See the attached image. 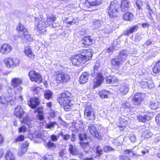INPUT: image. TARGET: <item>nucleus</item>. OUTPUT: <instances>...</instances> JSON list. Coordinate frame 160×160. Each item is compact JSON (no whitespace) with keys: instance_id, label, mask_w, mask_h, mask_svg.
Masks as SVG:
<instances>
[{"instance_id":"a18cd8bd","label":"nucleus","mask_w":160,"mask_h":160,"mask_svg":"<svg viewBox=\"0 0 160 160\" xmlns=\"http://www.w3.org/2000/svg\"><path fill=\"white\" fill-rule=\"evenodd\" d=\"M26 28L23 25L19 23L17 26L16 29L18 31L20 32L21 33L25 30Z\"/></svg>"},{"instance_id":"09e8293b","label":"nucleus","mask_w":160,"mask_h":160,"mask_svg":"<svg viewBox=\"0 0 160 160\" xmlns=\"http://www.w3.org/2000/svg\"><path fill=\"white\" fill-rule=\"evenodd\" d=\"M63 105L64 109L66 111H69L70 109V107L72 105V102H70L68 104L63 103Z\"/></svg>"},{"instance_id":"b1692460","label":"nucleus","mask_w":160,"mask_h":160,"mask_svg":"<svg viewBox=\"0 0 160 160\" xmlns=\"http://www.w3.org/2000/svg\"><path fill=\"white\" fill-rule=\"evenodd\" d=\"M92 39L90 38V36L85 37L82 39V43L85 46H88L92 44Z\"/></svg>"},{"instance_id":"0e129e2a","label":"nucleus","mask_w":160,"mask_h":160,"mask_svg":"<svg viewBox=\"0 0 160 160\" xmlns=\"http://www.w3.org/2000/svg\"><path fill=\"white\" fill-rule=\"evenodd\" d=\"M43 159L45 160H53L52 156L46 155L43 157Z\"/></svg>"},{"instance_id":"de8ad7c7","label":"nucleus","mask_w":160,"mask_h":160,"mask_svg":"<svg viewBox=\"0 0 160 160\" xmlns=\"http://www.w3.org/2000/svg\"><path fill=\"white\" fill-rule=\"evenodd\" d=\"M123 154H127L130 157L133 156L134 155L133 151L131 149H126L124 150Z\"/></svg>"},{"instance_id":"f704fd0d","label":"nucleus","mask_w":160,"mask_h":160,"mask_svg":"<svg viewBox=\"0 0 160 160\" xmlns=\"http://www.w3.org/2000/svg\"><path fill=\"white\" fill-rule=\"evenodd\" d=\"M110 92L105 90H103L99 92V95L100 98L104 99L108 98V95Z\"/></svg>"},{"instance_id":"5fc2aeb1","label":"nucleus","mask_w":160,"mask_h":160,"mask_svg":"<svg viewBox=\"0 0 160 160\" xmlns=\"http://www.w3.org/2000/svg\"><path fill=\"white\" fill-rule=\"evenodd\" d=\"M24 139V136L23 135H20L15 139L14 142H16L18 141H22Z\"/></svg>"},{"instance_id":"7ed1b4c3","label":"nucleus","mask_w":160,"mask_h":160,"mask_svg":"<svg viewBox=\"0 0 160 160\" xmlns=\"http://www.w3.org/2000/svg\"><path fill=\"white\" fill-rule=\"evenodd\" d=\"M14 114L17 117L19 118L21 123L26 124L29 127H32L33 124L32 118L27 116L21 119L24 114V112L20 106H18L15 108Z\"/></svg>"},{"instance_id":"dca6fc26","label":"nucleus","mask_w":160,"mask_h":160,"mask_svg":"<svg viewBox=\"0 0 160 160\" xmlns=\"http://www.w3.org/2000/svg\"><path fill=\"white\" fill-rule=\"evenodd\" d=\"M79 144L81 148L86 153H89V150L91 149L89 141L86 142H80Z\"/></svg>"},{"instance_id":"5701e85b","label":"nucleus","mask_w":160,"mask_h":160,"mask_svg":"<svg viewBox=\"0 0 160 160\" xmlns=\"http://www.w3.org/2000/svg\"><path fill=\"white\" fill-rule=\"evenodd\" d=\"M9 96L3 95L0 97V106L5 107L8 102V97Z\"/></svg>"},{"instance_id":"680f3d73","label":"nucleus","mask_w":160,"mask_h":160,"mask_svg":"<svg viewBox=\"0 0 160 160\" xmlns=\"http://www.w3.org/2000/svg\"><path fill=\"white\" fill-rule=\"evenodd\" d=\"M71 141L73 142H75L77 140V136L75 134L72 133L71 136Z\"/></svg>"},{"instance_id":"c85d7f7f","label":"nucleus","mask_w":160,"mask_h":160,"mask_svg":"<svg viewBox=\"0 0 160 160\" xmlns=\"http://www.w3.org/2000/svg\"><path fill=\"white\" fill-rule=\"evenodd\" d=\"M6 160H15V156L10 150H8L5 156Z\"/></svg>"},{"instance_id":"aec40b11","label":"nucleus","mask_w":160,"mask_h":160,"mask_svg":"<svg viewBox=\"0 0 160 160\" xmlns=\"http://www.w3.org/2000/svg\"><path fill=\"white\" fill-rule=\"evenodd\" d=\"M24 52L26 55L31 59H33L34 58V55L32 53L31 47L29 46H27L25 47Z\"/></svg>"},{"instance_id":"6e6d98bb","label":"nucleus","mask_w":160,"mask_h":160,"mask_svg":"<svg viewBox=\"0 0 160 160\" xmlns=\"http://www.w3.org/2000/svg\"><path fill=\"white\" fill-rule=\"evenodd\" d=\"M15 98L14 97H13L12 96L10 95L8 96V102H9L11 105H13L15 102L14 100Z\"/></svg>"},{"instance_id":"9b49d317","label":"nucleus","mask_w":160,"mask_h":160,"mask_svg":"<svg viewBox=\"0 0 160 160\" xmlns=\"http://www.w3.org/2000/svg\"><path fill=\"white\" fill-rule=\"evenodd\" d=\"M29 145V143L27 141L23 142L19 148L18 154V156L21 157L26 152Z\"/></svg>"},{"instance_id":"c9c22d12","label":"nucleus","mask_w":160,"mask_h":160,"mask_svg":"<svg viewBox=\"0 0 160 160\" xmlns=\"http://www.w3.org/2000/svg\"><path fill=\"white\" fill-rule=\"evenodd\" d=\"M45 145L46 148L52 150H54L56 147V144L52 142L50 140L48 143H46Z\"/></svg>"},{"instance_id":"2f4dec72","label":"nucleus","mask_w":160,"mask_h":160,"mask_svg":"<svg viewBox=\"0 0 160 160\" xmlns=\"http://www.w3.org/2000/svg\"><path fill=\"white\" fill-rule=\"evenodd\" d=\"M58 137L60 136L62 137L63 140L65 141H68L70 138L71 135L68 134H64L62 131H61L58 134Z\"/></svg>"},{"instance_id":"a19ab883","label":"nucleus","mask_w":160,"mask_h":160,"mask_svg":"<svg viewBox=\"0 0 160 160\" xmlns=\"http://www.w3.org/2000/svg\"><path fill=\"white\" fill-rule=\"evenodd\" d=\"M111 63L113 65L118 67L121 64V62L117 58L112 59L111 61Z\"/></svg>"},{"instance_id":"f3484780","label":"nucleus","mask_w":160,"mask_h":160,"mask_svg":"<svg viewBox=\"0 0 160 160\" xmlns=\"http://www.w3.org/2000/svg\"><path fill=\"white\" fill-rule=\"evenodd\" d=\"M89 74L88 72H83L81 75L79 81L80 84H84L88 82Z\"/></svg>"},{"instance_id":"37998d69","label":"nucleus","mask_w":160,"mask_h":160,"mask_svg":"<svg viewBox=\"0 0 160 160\" xmlns=\"http://www.w3.org/2000/svg\"><path fill=\"white\" fill-rule=\"evenodd\" d=\"M142 135L146 138H148L151 137L152 135V133L148 130H146L142 133Z\"/></svg>"},{"instance_id":"393cba45","label":"nucleus","mask_w":160,"mask_h":160,"mask_svg":"<svg viewBox=\"0 0 160 160\" xmlns=\"http://www.w3.org/2000/svg\"><path fill=\"white\" fill-rule=\"evenodd\" d=\"M86 4H89L90 7L97 6L102 3V0H87Z\"/></svg>"},{"instance_id":"338daca9","label":"nucleus","mask_w":160,"mask_h":160,"mask_svg":"<svg viewBox=\"0 0 160 160\" xmlns=\"http://www.w3.org/2000/svg\"><path fill=\"white\" fill-rule=\"evenodd\" d=\"M21 34H22V35H21L22 39H23L27 35L29 34L28 32L26 29Z\"/></svg>"},{"instance_id":"72a5a7b5","label":"nucleus","mask_w":160,"mask_h":160,"mask_svg":"<svg viewBox=\"0 0 160 160\" xmlns=\"http://www.w3.org/2000/svg\"><path fill=\"white\" fill-rule=\"evenodd\" d=\"M69 151L72 154L76 155L78 153V151L75 146L70 144L69 146Z\"/></svg>"},{"instance_id":"052dcab7","label":"nucleus","mask_w":160,"mask_h":160,"mask_svg":"<svg viewBox=\"0 0 160 160\" xmlns=\"http://www.w3.org/2000/svg\"><path fill=\"white\" fill-rule=\"evenodd\" d=\"M27 129L26 127L24 125H22L18 128V132L21 133L22 132H25Z\"/></svg>"},{"instance_id":"3c124183","label":"nucleus","mask_w":160,"mask_h":160,"mask_svg":"<svg viewBox=\"0 0 160 160\" xmlns=\"http://www.w3.org/2000/svg\"><path fill=\"white\" fill-rule=\"evenodd\" d=\"M99 64L98 63H96L94 66V73H91V75L92 77H94L96 74H97L98 73L97 72V69L99 67Z\"/></svg>"},{"instance_id":"2eb2a0df","label":"nucleus","mask_w":160,"mask_h":160,"mask_svg":"<svg viewBox=\"0 0 160 160\" xmlns=\"http://www.w3.org/2000/svg\"><path fill=\"white\" fill-rule=\"evenodd\" d=\"M39 99L37 97L31 98L28 103V105L32 108H35L39 104Z\"/></svg>"},{"instance_id":"9d476101","label":"nucleus","mask_w":160,"mask_h":160,"mask_svg":"<svg viewBox=\"0 0 160 160\" xmlns=\"http://www.w3.org/2000/svg\"><path fill=\"white\" fill-rule=\"evenodd\" d=\"M12 49V47L10 45L4 43L1 46L0 53L2 54L7 55L11 52Z\"/></svg>"},{"instance_id":"6ab92c4d","label":"nucleus","mask_w":160,"mask_h":160,"mask_svg":"<svg viewBox=\"0 0 160 160\" xmlns=\"http://www.w3.org/2000/svg\"><path fill=\"white\" fill-rule=\"evenodd\" d=\"M103 24V22L100 20L93 19L92 20V26L94 29H98Z\"/></svg>"},{"instance_id":"412c9836","label":"nucleus","mask_w":160,"mask_h":160,"mask_svg":"<svg viewBox=\"0 0 160 160\" xmlns=\"http://www.w3.org/2000/svg\"><path fill=\"white\" fill-rule=\"evenodd\" d=\"M128 52L125 50H122L118 54V57L119 59L123 61L125 60L128 56Z\"/></svg>"},{"instance_id":"4be33fe9","label":"nucleus","mask_w":160,"mask_h":160,"mask_svg":"<svg viewBox=\"0 0 160 160\" xmlns=\"http://www.w3.org/2000/svg\"><path fill=\"white\" fill-rule=\"evenodd\" d=\"M137 118L138 121L143 122L149 120L151 118V117L149 115L146 114H139L137 116Z\"/></svg>"},{"instance_id":"0eeeda50","label":"nucleus","mask_w":160,"mask_h":160,"mask_svg":"<svg viewBox=\"0 0 160 160\" xmlns=\"http://www.w3.org/2000/svg\"><path fill=\"white\" fill-rule=\"evenodd\" d=\"M84 116L90 120H94L95 118L93 110L90 105L87 106L84 110Z\"/></svg>"},{"instance_id":"f257e3e1","label":"nucleus","mask_w":160,"mask_h":160,"mask_svg":"<svg viewBox=\"0 0 160 160\" xmlns=\"http://www.w3.org/2000/svg\"><path fill=\"white\" fill-rule=\"evenodd\" d=\"M80 52V53L73 55L71 58V59L73 64L75 65H79L81 64H83L92 58V53L89 50L83 49Z\"/></svg>"},{"instance_id":"49530a36","label":"nucleus","mask_w":160,"mask_h":160,"mask_svg":"<svg viewBox=\"0 0 160 160\" xmlns=\"http://www.w3.org/2000/svg\"><path fill=\"white\" fill-rule=\"evenodd\" d=\"M57 125V123L55 122H50L46 124V127L47 128L50 129L51 128H54L55 125Z\"/></svg>"},{"instance_id":"e2e57ef3","label":"nucleus","mask_w":160,"mask_h":160,"mask_svg":"<svg viewBox=\"0 0 160 160\" xmlns=\"http://www.w3.org/2000/svg\"><path fill=\"white\" fill-rule=\"evenodd\" d=\"M120 160H130V159L127 156L124 155H120L119 157Z\"/></svg>"},{"instance_id":"a878e982","label":"nucleus","mask_w":160,"mask_h":160,"mask_svg":"<svg viewBox=\"0 0 160 160\" xmlns=\"http://www.w3.org/2000/svg\"><path fill=\"white\" fill-rule=\"evenodd\" d=\"M129 86L127 84H125L121 86L119 89L120 93L123 95H125L129 91Z\"/></svg>"},{"instance_id":"ea45409f","label":"nucleus","mask_w":160,"mask_h":160,"mask_svg":"<svg viewBox=\"0 0 160 160\" xmlns=\"http://www.w3.org/2000/svg\"><path fill=\"white\" fill-rule=\"evenodd\" d=\"M12 68L18 67L20 63V61L17 58H12Z\"/></svg>"},{"instance_id":"8fccbe9b","label":"nucleus","mask_w":160,"mask_h":160,"mask_svg":"<svg viewBox=\"0 0 160 160\" xmlns=\"http://www.w3.org/2000/svg\"><path fill=\"white\" fill-rule=\"evenodd\" d=\"M136 5L138 10H140L142 9L141 7L142 6L143 4L141 0H137L136 2Z\"/></svg>"},{"instance_id":"1a4fd4ad","label":"nucleus","mask_w":160,"mask_h":160,"mask_svg":"<svg viewBox=\"0 0 160 160\" xmlns=\"http://www.w3.org/2000/svg\"><path fill=\"white\" fill-rule=\"evenodd\" d=\"M143 100V94L139 93H136L132 98L133 103L135 106L140 105Z\"/></svg>"},{"instance_id":"20e7f679","label":"nucleus","mask_w":160,"mask_h":160,"mask_svg":"<svg viewBox=\"0 0 160 160\" xmlns=\"http://www.w3.org/2000/svg\"><path fill=\"white\" fill-rule=\"evenodd\" d=\"M120 3L116 0L111 1L107 10L108 15L111 18L117 17L120 11L119 7Z\"/></svg>"},{"instance_id":"ddd939ff","label":"nucleus","mask_w":160,"mask_h":160,"mask_svg":"<svg viewBox=\"0 0 160 160\" xmlns=\"http://www.w3.org/2000/svg\"><path fill=\"white\" fill-rule=\"evenodd\" d=\"M88 130L89 131L90 133L98 139H99L101 137L98 132L96 127L95 126L92 124L89 125Z\"/></svg>"},{"instance_id":"f8f14e48","label":"nucleus","mask_w":160,"mask_h":160,"mask_svg":"<svg viewBox=\"0 0 160 160\" xmlns=\"http://www.w3.org/2000/svg\"><path fill=\"white\" fill-rule=\"evenodd\" d=\"M104 78L101 74L98 73L97 76L93 80V87L96 88L100 86L103 82Z\"/></svg>"},{"instance_id":"cd10ccee","label":"nucleus","mask_w":160,"mask_h":160,"mask_svg":"<svg viewBox=\"0 0 160 160\" xmlns=\"http://www.w3.org/2000/svg\"><path fill=\"white\" fill-rule=\"evenodd\" d=\"M21 79L19 78H13L11 81L12 86L14 88H16L22 83Z\"/></svg>"},{"instance_id":"864d4df0","label":"nucleus","mask_w":160,"mask_h":160,"mask_svg":"<svg viewBox=\"0 0 160 160\" xmlns=\"http://www.w3.org/2000/svg\"><path fill=\"white\" fill-rule=\"evenodd\" d=\"M113 144L116 146H119L121 144V142L120 141L119 138H117L112 141Z\"/></svg>"},{"instance_id":"58836bf2","label":"nucleus","mask_w":160,"mask_h":160,"mask_svg":"<svg viewBox=\"0 0 160 160\" xmlns=\"http://www.w3.org/2000/svg\"><path fill=\"white\" fill-rule=\"evenodd\" d=\"M53 92L50 90H48L44 92V96L46 99H49L52 97Z\"/></svg>"},{"instance_id":"a211bd4d","label":"nucleus","mask_w":160,"mask_h":160,"mask_svg":"<svg viewBox=\"0 0 160 160\" xmlns=\"http://www.w3.org/2000/svg\"><path fill=\"white\" fill-rule=\"evenodd\" d=\"M140 85L142 88H148L151 89L154 87L153 83H148L146 80H142L140 82Z\"/></svg>"},{"instance_id":"39448f33","label":"nucleus","mask_w":160,"mask_h":160,"mask_svg":"<svg viewBox=\"0 0 160 160\" xmlns=\"http://www.w3.org/2000/svg\"><path fill=\"white\" fill-rule=\"evenodd\" d=\"M56 79L58 83H66L70 79V76L67 73L59 71L56 73Z\"/></svg>"},{"instance_id":"79ce46f5","label":"nucleus","mask_w":160,"mask_h":160,"mask_svg":"<svg viewBox=\"0 0 160 160\" xmlns=\"http://www.w3.org/2000/svg\"><path fill=\"white\" fill-rule=\"evenodd\" d=\"M96 150V153L99 155H101L103 153V151L100 146L96 145L94 147Z\"/></svg>"},{"instance_id":"c756f323","label":"nucleus","mask_w":160,"mask_h":160,"mask_svg":"<svg viewBox=\"0 0 160 160\" xmlns=\"http://www.w3.org/2000/svg\"><path fill=\"white\" fill-rule=\"evenodd\" d=\"M138 28L137 26H135L127 30L124 32V34L125 35L129 36L130 34L133 32L135 30H137Z\"/></svg>"},{"instance_id":"473e14b6","label":"nucleus","mask_w":160,"mask_h":160,"mask_svg":"<svg viewBox=\"0 0 160 160\" xmlns=\"http://www.w3.org/2000/svg\"><path fill=\"white\" fill-rule=\"evenodd\" d=\"M123 18L126 21H131L133 19V15L132 13L128 12L123 14Z\"/></svg>"},{"instance_id":"774afa93","label":"nucleus","mask_w":160,"mask_h":160,"mask_svg":"<svg viewBox=\"0 0 160 160\" xmlns=\"http://www.w3.org/2000/svg\"><path fill=\"white\" fill-rule=\"evenodd\" d=\"M156 121L157 122L158 124H160V113L158 114L155 118Z\"/></svg>"},{"instance_id":"4c0bfd02","label":"nucleus","mask_w":160,"mask_h":160,"mask_svg":"<svg viewBox=\"0 0 160 160\" xmlns=\"http://www.w3.org/2000/svg\"><path fill=\"white\" fill-rule=\"evenodd\" d=\"M149 106L151 109H156L158 108L159 103L157 101H152L150 103Z\"/></svg>"},{"instance_id":"4d7b16f0","label":"nucleus","mask_w":160,"mask_h":160,"mask_svg":"<svg viewBox=\"0 0 160 160\" xmlns=\"http://www.w3.org/2000/svg\"><path fill=\"white\" fill-rule=\"evenodd\" d=\"M122 105L124 108H129L131 106V105L129 102L127 101H124L122 104Z\"/></svg>"},{"instance_id":"4468645a","label":"nucleus","mask_w":160,"mask_h":160,"mask_svg":"<svg viewBox=\"0 0 160 160\" xmlns=\"http://www.w3.org/2000/svg\"><path fill=\"white\" fill-rule=\"evenodd\" d=\"M131 6L129 0H123L122 1L119 7L120 11L124 12L127 11Z\"/></svg>"},{"instance_id":"e433bc0d","label":"nucleus","mask_w":160,"mask_h":160,"mask_svg":"<svg viewBox=\"0 0 160 160\" xmlns=\"http://www.w3.org/2000/svg\"><path fill=\"white\" fill-rule=\"evenodd\" d=\"M152 70L153 73L155 74L160 72V61L156 63L153 68Z\"/></svg>"},{"instance_id":"69168bd1","label":"nucleus","mask_w":160,"mask_h":160,"mask_svg":"<svg viewBox=\"0 0 160 160\" xmlns=\"http://www.w3.org/2000/svg\"><path fill=\"white\" fill-rule=\"evenodd\" d=\"M36 138L42 139L43 138V135L41 132H38L36 134Z\"/></svg>"},{"instance_id":"7c9ffc66","label":"nucleus","mask_w":160,"mask_h":160,"mask_svg":"<svg viewBox=\"0 0 160 160\" xmlns=\"http://www.w3.org/2000/svg\"><path fill=\"white\" fill-rule=\"evenodd\" d=\"M4 63L7 67L8 68H12V58H5L4 61Z\"/></svg>"},{"instance_id":"bb28decb","label":"nucleus","mask_w":160,"mask_h":160,"mask_svg":"<svg viewBox=\"0 0 160 160\" xmlns=\"http://www.w3.org/2000/svg\"><path fill=\"white\" fill-rule=\"evenodd\" d=\"M78 138L80 142H86L90 140L86 133H81L78 134Z\"/></svg>"},{"instance_id":"c03bdc74","label":"nucleus","mask_w":160,"mask_h":160,"mask_svg":"<svg viewBox=\"0 0 160 160\" xmlns=\"http://www.w3.org/2000/svg\"><path fill=\"white\" fill-rule=\"evenodd\" d=\"M152 45V41L151 40V39H148L147 41L145 42L144 43V45H142V47H143L144 49H145V48L146 47V49H147V47H148Z\"/></svg>"},{"instance_id":"f03ea898","label":"nucleus","mask_w":160,"mask_h":160,"mask_svg":"<svg viewBox=\"0 0 160 160\" xmlns=\"http://www.w3.org/2000/svg\"><path fill=\"white\" fill-rule=\"evenodd\" d=\"M56 18L53 15L48 16L45 22L41 21L39 22L37 27V33L38 34H46V27L52 25L56 20Z\"/></svg>"},{"instance_id":"13d9d810","label":"nucleus","mask_w":160,"mask_h":160,"mask_svg":"<svg viewBox=\"0 0 160 160\" xmlns=\"http://www.w3.org/2000/svg\"><path fill=\"white\" fill-rule=\"evenodd\" d=\"M35 112H38V114H44L43 108L42 107H38L35 110Z\"/></svg>"},{"instance_id":"603ef678","label":"nucleus","mask_w":160,"mask_h":160,"mask_svg":"<svg viewBox=\"0 0 160 160\" xmlns=\"http://www.w3.org/2000/svg\"><path fill=\"white\" fill-rule=\"evenodd\" d=\"M103 149L105 152L113 151L114 149L111 146L107 145L105 146L103 148Z\"/></svg>"},{"instance_id":"6e6552de","label":"nucleus","mask_w":160,"mask_h":160,"mask_svg":"<svg viewBox=\"0 0 160 160\" xmlns=\"http://www.w3.org/2000/svg\"><path fill=\"white\" fill-rule=\"evenodd\" d=\"M28 75L32 81H35L38 83H41L42 82V78L41 75L37 73L35 71H30L28 73Z\"/></svg>"},{"instance_id":"423d86ee","label":"nucleus","mask_w":160,"mask_h":160,"mask_svg":"<svg viewBox=\"0 0 160 160\" xmlns=\"http://www.w3.org/2000/svg\"><path fill=\"white\" fill-rule=\"evenodd\" d=\"M72 96L71 93L68 91L63 92L61 95L58 99V102L60 104L63 103L68 104L70 102H72Z\"/></svg>"},{"instance_id":"bf43d9fd","label":"nucleus","mask_w":160,"mask_h":160,"mask_svg":"<svg viewBox=\"0 0 160 160\" xmlns=\"http://www.w3.org/2000/svg\"><path fill=\"white\" fill-rule=\"evenodd\" d=\"M59 137H57L56 135L52 134L50 136V138L51 140L53 142H56L58 140Z\"/></svg>"}]
</instances>
